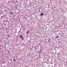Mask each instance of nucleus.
<instances>
[{
  "label": "nucleus",
  "instance_id": "f03ea898",
  "mask_svg": "<svg viewBox=\"0 0 67 67\" xmlns=\"http://www.w3.org/2000/svg\"><path fill=\"white\" fill-rule=\"evenodd\" d=\"M29 33V31H27V32H26V34H28V33Z\"/></svg>",
  "mask_w": 67,
  "mask_h": 67
},
{
  "label": "nucleus",
  "instance_id": "0eeeda50",
  "mask_svg": "<svg viewBox=\"0 0 67 67\" xmlns=\"http://www.w3.org/2000/svg\"><path fill=\"white\" fill-rule=\"evenodd\" d=\"M21 38L22 40H23V37H22Z\"/></svg>",
  "mask_w": 67,
  "mask_h": 67
},
{
  "label": "nucleus",
  "instance_id": "f257e3e1",
  "mask_svg": "<svg viewBox=\"0 0 67 67\" xmlns=\"http://www.w3.org/2000/svg\"><path fill=\"white\" fill-rule=\"evenodd\" d=\"M44 15V13H42L40 14V16H42V15Z\"/></svg>",
  "mask_w": 67,
  "mask_h": 67
},
{
  "label": "nucleus",
  "instance_id": "9b49d317",
  "mask_svg": "<svg viewBox=\"0 0 67 67\" xmlns=\"http://www.w3.org/2000/svg\"><path fill=\"white\" fill-rule=\"evenodd\" d=\"M0 22H1V21H0Z\"/></svg>",
  "mask_w": 67,
  "mask_h": 67
},
{
  "label": "nucleus",
  "instance_id": "423d86ee",
  "mask_svg": "<svg viewBox=\"0 0 67 67\" xmlns=\"http://www.w3.org/2000/svg\"><path fill=\"white\" fill-rule=\"evenodd\" d=\"M57 38H58V36H57L56 37Z\"/></svg>",
  "mask_w": 67,
  "mask_h": 67
},
{
  "label": "nucleus",
  "instance_id": "20e7f679",
  "mask_svg": "<svg viewBox=\"0 0 67 67\" xmlns=\"http://www.w3.org/2000/svg\"><path fill=\"white\" fill-rule=\"evenodd\" d=\"M13 61H14V62L15 61V59H14L13 60Z\"/></svg>",
  "mask_w": 67,
  "mask_h": 67
},
{
  "label": "nucleus",
  "instance_id": "1a4fd4ad",
  "mask_svg": "<svg viewBox=\"0 0 67 67\" xmlns=\"http://www.w3.org/2000/svg\"><path fill=\"white\" fill-rule=\"evenodd\" d=\"M38 52H40V51H38Z\"/></svg>",
  "mask_w": 67,
  "mask_h": 67
},
{
  "label": "nucleus",
  "instance_id": "7ed1b4c3",
  "mask_svg": "<svg viewBox=\"0 0 67 67\" xmlns=\"http://www.w3.org/2000/svg\"><path fill=\"white\" fill-rule=\"evenodd\" d=\"M13 14V13H12V12H11V13H10V14L11 15V14Z\"/></svg>",
  "mask_w": 67,
  "mask_h": 67
},
{
  "label": "nucleus",
  "instance_id": "39448f33",
  "mask_svg": "<svg viewBox=\"0 0 67 67\" xmlns=\"http://www.w3.org/2000/svg\"><path fill=\"white\" fill-rule=\"evenodd\" d=\"M22 37V35H21V36H20V37L21 38Z\"/></svg>",
  "mask_w": 67,
  "mask_h": 67
},
{
  "label": "nucleus",
  "instance_id": "6e6552de",
  "mask_svg": "<svg viewBox=\"0 0 67 67\" xmlns=\"http://www.w3.org/2000/svg\"><path fill=\"white\" fill-rule=\"evenodd\" d=\"M8 37H9V36H10V35H8V36H7Z\"/></svg>",
  "mask_w": 67,
  "mask_h": 67
},
{
  "label": "nucleus",
  "instance_id": "9d476101",
  "mask_svg": "<svg viewBox=\"0 0 67 67\" xmlns=\"http://www.w3.org/2000/svg\"><path fill=\"white\" fill-rule=\"evenodd\" d=\"M36 53H37V52H36Z\"/></svg>",
  "mask_w": 67,
  "mask_h": 67
}]
</instances>
